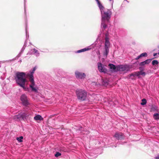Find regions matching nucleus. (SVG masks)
Here are the masks:
<instances>
[{
	"label": "nucleus",
	"mask_w": 159,
	"mask_h": 159,
	"mask_svg": "<svg viewBox=\"0 0 159 159\" xmlns=\"http://www.w3.org/2000/svg\"><path fill=\"white\" fill-rule=\"evenodd\" d=\"M99 7L101 13L102 22L101 28L103 30H105L107 27V25L109 22V19L111 17V12L109 9H107V11H104V7L98 0H95Z\"/></svg>",
	"instance_id": "f257e3e1"
},
{
	"label": "nucleus",
	"mask_w": 159,
	"mask_h": 159,
	"mask_svg": "<svg viewBox=\"0 0 159 159\" xmlns=\"http://www.w3.org/2000/svg\"><path fill=\"white\" fill-rule=\"evenodd\" d=\"M26 73L24 72H17L15 74V80L16 83L24 89H25V84L27 81Z\"/></svg>",
	"instance_id": "f03ea898"
},
{
	"label": "nucleus",
	"mask_w": 159,
	"mask_h": 159,
	"mask_svg": "<svg viewBox=\"0 0 159 159\" xmlns=\"http://www.w3.org/2000/svg\"><path fill=\"white\" fill-rule=\"evenodd\" d=\"M36 69V67L33 68L32 70L30 71V73H28L27 75L29 77V79L30 83V87L32 91L35 92L38 91L37 87L35 86V84L34 80L33 74Z\"/></svg>",
	"instance_id": "7ed1b4c3"
},
{
	"label": "nucleus",
	"mask_w": 159,
	"mask_h": 159,
	"mask_svg": "<svg viewBox=\"0 0 159 159\" xmlns=\"http://www.w3.org/2000/svg\"><path fill=\"white\" fill-rule=\"evenodd\" d=\"M105 37L104 42V50L103 52L104 56L106 57L109 52V48L110 47V43L108 34L107 33L105 34Z\"/></svg>",
	"instance_id": "20e7f679"
},
{
	"label": "nucleus",
	"mask_w": 159,
	"mask_h": 159,
	"mask_svg": "<svg viewBox=\"0 0 159 159\" xmlns=\"http://www.w3.org/2000/svg\"><path fill=\"white\" fill-rule=\"evenodd\" d=\"M76 93L78 100L80 101L86 100L87 93L85 91L81 89H77L76 91Z\"/></svg>",
	"instance_id": "39448f33"
},
{
	"label": "nucleus",
	"mask_w": 159,
	"mask_h": 159,
	"mask_svg": "<svg viewBox=\"0 0 159 159\" xmlns=\"http://www.w3.org/2000/svg\"><path fill=\"white\" fill-rule=\"evenodd\" d=\"M20 99L24 106L26 107L30 105L29 99L25 94H22L20 96Z\"/></svg>",
	"instance_id": "423d86ee"
},
{
	"label": "nucleus",
	"mask_w": 159,
	"mask_h": 159,
	"mask_svg": "<svg viewBox=\"0 0 159 159\" xmlns=\"http://www.w3.org/2000/svg\"><path fill=\"white\" fill-rule=\"evenodd\" d=\"M129 70V66L126 65H120L117 66V70L121 71H128Z\"/></svg>",
	"instance_id": "0eeeda50"
},
{
	"label": "nucleus",
	"mask_w": 159,
	"mask_h": 159,
	"mask_svg": "<svg viewBox=\"0 0 159 159\" xmlns=\"http://www.w3.org/2000/svg\"><path fill=\"white\" fill-rule=\"evenodd\" d=\"M76 77L78 79H82L85 77V75L84 73L76 71L75 72Z\"/></svg>",
	"instance_id": "6e6552de"
},
{
	"label": "nucleus",
	"mask_w": 159,
	"mask_h": 159,
	"mask_svg": "<svg viewBox=\"0 0 159 159\" xmlns=\"http://www.w3.org/2000/svg\"><path fill=\"white\" fill-rule=\"evenodd\" d=\"M33 54L36 57H38L39 56V53L38 50L35 48L31 49L28 52L27 54Z\"/></svg>",
	"instance_id": "1a4fd4ad"
},
{
	"label": "nucleus",
	"mask_w": 159,
	"mask_h": 159,
	"mask_svg": "<svg viewBox=\"0 0 159 159\" xmlns=\"http://www.w3.org/2000/svg\"><path fill=\"white\" fill-rule=\"evenodd\" d=\"M98 68L99 71L101 72H106V69L104 67L102 66V64L101 62L98 63Z\"/></svg>",
	"instance_id": "9d476101"
},
{
	"label": "nucleus",
	"mask_w": 159,
	"mask_h": 159,
	"mask_svg": "<svg viewBox=\"0 0 159 159\" xmlns=\"http://www.w3.org/2000/svg\"><path fill=\"white\" fill-rule=\"evenodd\" d=\"M13 118L16 121L23 120V117L21 112L18 115H16L13 116Z\"/></svg>",
	"instance_id": "9b49d317"
},
{
	"label": "nucleus",
	"mask_w": 159,
	"mask_h": 159,
	"mask_svg": "<svg viewBox=\"0 0 159 159\" xmlns=\"http://www.w3.org/2000/svg\"><path fill=\"white\" fill-rule=\"evenodd\" d=\"M114 137L118 140L124 138L123 134L122 133H116Z\"/></svg>",
	"instance_id": "f8f14e48"
},
{
	"label": "nucleus",
	"mask_w": 159,
	"mask_h": 159,
	"mask_svg": "<svg viewBox=\"0 0 159 159\" xmlns=\"http://www.w3.org/2000/svg\"><path fill=\"white\" fill-rule=\"evenodd\" d=\"M23 117V120L26 119L31 114V113L27 111L21 112Z\"/></svg>",
	"instance_id": "ddd939ff"
},
{
	"label": "nucleus",
	"mask_w": 159,
	"mask_h": 159,
	"mask_svg": "<svg viewBox=\"0 0 159 159\" xmlns=\"http://www.w3.org/2000/svg\"><path fill=\"white\" fill-rule=\"evenodd\" d=\"M151 60L150 59H147L144 61L141 62L139 64V65L140 66H144L146 65L149 64L151 61Z\"/></svg>",
	"instance_id": "4468645a"
},
{
	"label": "nucleus",
	"mask_w": 159,
	"mask_h": 159,
	"mask_svg": "<svg viewBox=\"0 0 159 159\" xmlns=\"http://www.w3.org/2000/svg\"><path fill=\"white\" fill-rule=\"evenodd\" d=\"M91 49V48L90 47H87V48L80 49L79 50H78V51H77L75 53H79L83 52H84L86 51H87L88 50H89Z\"/></svg>",
	"instance_id": "2eb2a0df"
},
{
	"label": "nucleus",
	"mask_w": 159,
	"mask_h": 159,
	"mask_svg": "<svg viewBox=\"0 0 159 159\" xmlns=\"http://www.w3.org/2000/svg\"><path fill=\"white\" fill-rule=\"evenodd\" d=\"M139 76L138 72H134L129 75V78L133 80L136 76Z\"/></svg>",
	"instance_id": "dca6fc26"
},
{
	"label": "nucleus",
	"mask_w": 159,
	"mask_h": 159,
	"mask_svg": "<svg viewBox=\"0 0 159 159\" xmlns=\"http://www.w3.org/2000/svg\"><path fill=\"white\" fill-rule=\"evenodd\" d=\"M34 119L36 120H43V118L42 116L40 115H37L36 116L34 117Z\"/></svg>",
	"instance_id": "f3484780"
},
{
	"label": "nucleus",
	"mask_w": 159,
	"mask_h": 159,
	"mask_svg": "<svg viewBox=\"0 0 159 159\" xmlns=\"http://www.w3.org/2000/svg\"><path fill=\"white\" fill-rule=\"evenodd\" d=\"M108 66L109 67V68L112 70H117V66H116L112 64H109L108 65Z\"/></svg>",
	"instance_id": "a211bd4d"
},
{
	"label": "nucleus",
	"mask_w": 159,
	"mask_h": 159,
	"mask_svg": "<svg viewBox=\"0 0 159 159\" xmlns=\"http://www.w3.org/2000/svg\"><path fill=\"white\" fill-rule=\"evenodd\" d=\"M153 117L154 119L156 120H159V114L158 113H155L153 115Z\"/></svg>",
	"instance_id": "6ab92c4d"
},
{
	"label": "nucleus",
	"mask_w": 159,
	"mask_h": 159,
	"mask_svg": "<svg viewBox=\"0 0 159 159\" xmlns=\"http://www.w3.org/2000/svg\"><path fill=\"white\" fill-rule=\"evenodd\" d=\"M102 84L103 85L107 86L108 85V83L107 80L106 79H102Z\"/></svg>",
	"instance_id": "aec40b11"
},
{
	"label": "nucleus",
	"mask_w": 159,
	"mask_h": 159,
	"mask_svg": "<svg viewBox=\"0 0 159 159\" xmlns=\"http://www.w3.org/2000/svg\"><path fill=\"white\" fill-rule=\"evenodd\" d=\"M25 48V47L23 46V47L22 48H21V51H20V52L19 53V54L17 55V56L18 57H19L20 56L21 54L24 52V51Z\"/></svg>",
	"instance_id": "412c9836"
},
{
	"label": "nucleus",
	"mask_w": 159,
	"mask_h": 159,
	"mask_svg": "<svg viewBox=\"0 0 159 159\" xmlns=\"http://www.w3.org/2000/svg\"><path fill=\"white\" fill-rule=\"evenodd\" d=\"M159 62L157 60H154L152 61V65L153 66H156L158 64Z\"/></svg>",
	"instance_id": "4be33fe9"
},
{
	"label": "nucleus",
	"mask_w": 159,
	"mask_h": 159,
	"mask_svg": "<svg viewBox=\"0 0 159 159\" xmlns=\"http://www.w3.org/2000/svg\"><path fill=\"white\" fill-rule=\"evenodd\" d=\"M142 102L141 103V105H145L147 103V101L145 99L143 98L142 100Z\"/></svg>",
	"instance_id": "5701e85b"
},
{
	"label": "nucleus",
	"mask_w": 159,
	"mask_h": 159,
	"mask_svg": "<svg viewBox=\"0 0 159 159\" xmlns=\"http://www.w3.org/2000/svg\"><path fill=\"white\" fill-rule=\"evenodd\" d=\"M138 74L139 75V76L140 75L145 76L146 75V73L144 72H143V71H138Z\"/></svg>",
	"instance_id": "b1692460"
},
{
	"label": "nucleus",
	"mask_w": 159,
	"mask_h": 159,
	"mask_svg": "<svg viewBox=\"0 0 159 159\" xmlns=\"http://www.w3.org/2000/svg\"><path fill=\"white\" fill-rule=\"evenodd\" d=\"M25 34H26V38H29V32H28V28L27 26H26L25 28Z\"/></svg>",
	"instance_id": "393cba45"
},
{
	"label": "nucleus",
	"mask_w": 159,
	"mask_h": 159,
	"mask_svg": "<svg viewBox=\"0 0 159 159\" xmlns=\"http://www.w3.org/2000/svg\"><path fill=\"white\" fill-rule=\"evenodd\" d=\"M23 137L20 136L19 137H17L16 138V139L19 142H22V139H23Z\"/></svg>",
	"instance_id": "a878e982"
},
{
	"label": "nucleus",
	"mask_w": 159,
	"mask_h": 159,
	"mask_svg": "<svg viewBox=\"0 0 159 159\" xmlns=\"http://www.w3.org/2000/svg\"><path fill=\"white\" fill-rule=\"evenodd\" d=\"M141 57H147V54L146 52L142 53L140 55Z\"/></svg>",
	"instance_id": "bb28decb"
},
{
	"label": "nucleus",
	"mask_w": 159,
	"mask_h": 159,
	"mask_svg": "<svg viewBox=\"0 0 159 159\" xmlns=\"http://www.w3.org/2000/svg\"><path fill=\"white\" fill-rule=\"evenodd\" d=\"M61 153H60L58 152H56V153L55 155V156L56 157H58L59 156H61Z\"/></svg>",
	"instance_id": "cd10ccee"
},
{
	"label": "nucleus",
	"mask_w": 159,
	"mask_h": 159,
	"mask_svg": "<svg viewBox=\"0 0 159 159\" xmlns=\"http://www.w3.org/2000/svg\"><path fill=\"white\" fill-rule=\"evenodd\" d=\"M139 70H140V71H143L144 70V68L143 66L139 67Z\"/></svg>",
	"instance_id": "c85d7f7f"
},
{
	"label": "nucleus",
	"mask_w": 159,
	"mask_h": 159,
	"mask_svg": "<svg viewBox=\"0 0 159 159\" xmlns=\"http://www.w3.org/2000/svg\"><path fill=\"white\" fill-rule=\"evenodd\" d=\"M27 40H26L23 46H24L26 47L27 46Z\"/></svg>",
	"instance_id": "c756f323"
},
{
	"label": "nucleus",
	"mask_w": 159,
	"mask_h": 159,
	"mask_svg": "<svg viewBox=\"0 0 159 159\" xmlns=\"http://www.w3.org/2000/svg\"><path fill=\"white\" fill-rule=\"evenodd\" d=\"M27 40H26L23 46H24L26 47L27 46Z\"/></svg>",
	"instance_id": "7c9ffc66"
},
{
	"label": "nucleus",
	"mask_w": 159,
	"mask_h": 159,
	"mask_svg": "<svg viewBox=\"0 0 159 159\" xmlns=\"http://www.w3.org/2000/svg\"><path fill=\"white\" fill-rule=\"evenodd\" d=\"M111 2V3L112 5V7H113V4L114 2V0H109Z\"/></svg>",
	"instance_id": "2f4dec72"
},
{
	"label": "nucleus",
	"mask_w": 159,
	"mask_h": 159,
	"mask_svg": "<svg viewBox=\"0 0 159 159\" xmlns=\"http://www.w3.org/2000/svg\"><path fill=\"white\" fill-rule=\"evenodd\" d=\"M140 57H141L140 55L138 56L137 57H136L135 59V60H137L139 59Z\"/></svg>",
	"instance_id": "473e14b6"
},
{
	"label": "nucleus",
	"mask_w": 159,
	"mask_h": 159,
	"mask_svg": "<svg viewBox=\"0 0 159 159\" xmlns=\"http://www.w3.org/2000/svg\"><path fill=\"white\" fill-rule=\"evenodd\" d=\"M155 159H159V154H158L157 156H156L155 158Z\"/></svg>",
	"instance_id": "72a5a7b5"
},
{
	"label": "nucleus",
	"mask_w": 159,
	"mask_h": 159,
	"mask_svg": "<svg viewBox=\"0 0 159 159\" xmlns=\"http://www.w3.org/2000/svg\"><path fill=\"white\" fill-rule=\"evenodd\" d=\"M157 54H159V52L157 53H154L153 54V56L155 57L157 55Z\"/></svg>",
	"instance_id": "f704fd0d"
},
{
	"label": "nucleus",
	"mask_w": 159,
	"mask_h": 159,
	"mask_svg": "<svg viewBox=\"0 0 159 159\" xmlns=\"http://www.w3.org/2000/svg\"><path fill=\"white\" fill-rule=\"evenodd\" d=\"M151 109L152 111H154L155 110V108L154 107H152Z\"/></svg>",
	"instance_id": "c9c22d12"
},
{
	"label": "nucleus",
	"mask_w": 159,
	"mask_h": 159,
	"mask_svg": "<svg viewBox=\"0 0 159 159\" xmlns=\"http://www.w3.org/2000/svg\"><path fill=\"white\" fill-rule=\"evenodd\" d=\"M24 10H25V12H26V9H25V6H24Z\"/></svg>",
	"instance_id": "e433bc0d"
},
{
	"label": "nucleus",
	"mask_w": 159,
	"mask_h": 159,
	"mask_svg": "<svg viewBox=\"0 0 159 159\" xmlns=\"http://www.w3.org/2000/svg\"><path fill=\"white\" fill-rule=\"evenodd\" d=\"M1 79L2 80H4V78H3V77L2 76H1Z\"/></svg>",
	"instance_id": "4c0bfd02"
},
{
	"label": "nucleus",
	"mask_w": 159,
	"mask_h": 159,
	"mask_svg": "<svg viewBox=\"0 0 159 159\" xmlns=\"http://www.w3.org/2000/svg\"><path fill=\"white\" fill-rule=\"evenodd\" d=\"M20 62H21V60H20Z\"/></svg>",
	"instance_id": "58836bf2"
},
{
	"label": "nucleus",
	"mask_w": 159,
	"mask_h": 159,
	"mask_svg": "<svg viewBox=\"0 0 159 159\" xmlns=\"http://www.w3.org/2000/svg\"><path fill=\"white\" fill-rule=\"evenodd\" d=\"M126 1H127V2H128L127 0H126Z\"/></svg>",
	"instance_id": "ea45409f"
},
{
	"label": "nucleus",
	"mask_w": 159,
	"mask_h": 159,
	"mask_svg": "<svg viewBox=\"0 0 159 159\" xmlns=\"http://www.w3.org/2000/svg\"><path fill=\"white\" fill-rule=\"evenodd\" d=\"M3 74V75H5V73H4Z\"/></svg>",
	"instance_id": "a19ab883"
},
{
	"label": "nucleus",
	"mask_w": 159,
	"mask_h": 159,
	"mask_svg": "<svg viewBox=\"0 0 159 159\" xmlns=\"http://www.w3.org/2000/svg\"><path fill=\"white\" fill-rule=\"evenodd\" d=\"M24 1H25V0H24Z\"/></svg>",
	"instance_id": "79ce46f5"
}]
</instances>
